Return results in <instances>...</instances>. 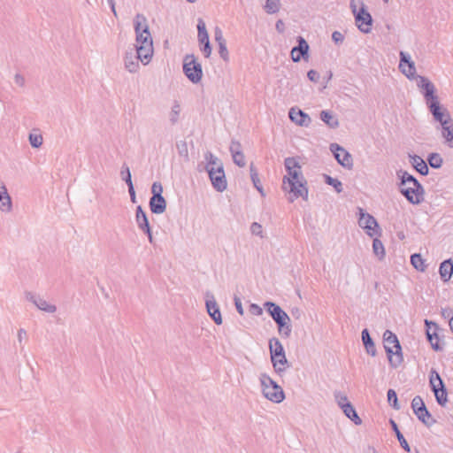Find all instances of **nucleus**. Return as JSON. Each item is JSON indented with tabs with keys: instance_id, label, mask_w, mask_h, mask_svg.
<instances>
[{
	"instance_id": "32",
	"label": "nucleus",
	"mask_w": 453,
	"mask_h": 453,
	"mask_svg": "<svg viewBox=\"0 0 453 453\" xmlns=\"http://www.w3.org/2000/svg\"><path fill=\"white\" fill-rule=\"evenodd\" d=\"M342 411H343V413L345 414L346 417H348L351 421L354 422L355 425L362 424V419L357 415L355 408L353 407V405L350 403H345L342 406Z\"/></svg>"
},
{
	"instance_id": "36",
	"label": "nucleus",
	"mask_w": 453,
	"mask_h": 453,
	"mask_svg": "<svg viewBox=\"0 0 453 453\" xmlns=\"http://www.w3.org/2000/svg\"><path fill=\"white\" fill-rule=\"evenodd\" d=\"M28 141L33 148L38 149L42 145L43 137L39 130H33L28 135Z\"/></svg>"
},
{
	"instance_id": "48",
	"label": "nucleus",
	"mask_w": 453,
	"mask_h": 453,
	"mask_svg": "<svg viewBox=\"0 0 453 453\" xmlns=\"http://www.w3.org/2000/svg\"><path fill=\"white\" fill-rule=\"evenodd\" d=\"M423 406H425V403L422 397L419 395H416L411 401V408L413 410V412L417 411Z\"/></svg>"
},
{
	"instance_id": "24",
	"label": "nucleus",
	"mask_w": 453,
	"mask_h": 453,
	"mask_svg": "<svg viewBox=\"0 0 453 453\" xmlns=\"http://www.w3.org/2000/svg\"><path fill=\"white\" fill-rule=\"evenodd\" d=\"M233 161L239 167H244L246 165L245 156L242 150V144L238 141L233 140L229 148Z\"/></svg>"
},
{
	"instance_id": "7",
	"label": "nucleus",
	"mask_w": 453,
	"mask_h": 453,
	"mask_svg": "<svg viewBox=\"0 0 453 453\" xmlns=\"http://www.w3.org/2000/svg\"><path fill=\"white\" fill-rule=\"evenodd\" d=\"M263 395L271 402L280 403L285 398V394L280 386L277 384L266 373H261L259 377Z\"/></svg>"
},
{
	"instance_id": "17",
	"label": "nucleus",
	"mask_w": 453,
	"mask_h": 453,
	"mask_svg": "<svg viewBox=\"0 0 453 453\" xmlns=\"http://www.w3.org/2000/svg\"><path fill=\"white\" fill-rule=\"evenodd\" d=\"M297 46L292 48L290 55L293 62H299L302 58L306 59L309 56V44L303 36H298Z\"/></svg>"
},
{
	"instance_id": "40",
	"label": "nucleus",
	"mask_w": 453,
	"mask_h": 453,
	"mask_svg": "<svg viewBox=\"0 0 453 453\" xmlns=\"http://www.w3.org/2000/svg\"><path fill=\"white\" fill-rule=\"evenodd\" d=\"M180 113V104L178 101H175L171 108L169 112V121L172 125H174L178 122Z\"/></svg>"
},
{
	"instance_id": "3",
	"label": "nucleus",
	"mask_w": 453,
	"mask_h": 453,
	"mask_svg": "<svg viewBox=\"0 0 453 453\" xmlns=\"http://www.w3.org/2000/svg\"><path fill=\"white\" fill-rule=\"evenodd\" d=\"M401 180L400 191L412 204H419L424 200L425 189L419 181L406 171H399L397 173Z\"/></svg>"
},
{
	"instance_id": "52",
	"label": "nucleus",
	"mask_w": 453,
	"mask_h": 453,
	"mask_svg": "<svg viewBox=\"0 0 453 453\" xmlns=\"http://www.w3.org/2000/svg\"><path fill=\"white\" fill-rule=\"evenodd\" d=\"M332 40L336 43V44H341L344 41V35L339 32V31H334L333 34H332Z\"/></svg>"
},
{
	"instance_id": "10",
	"label": "nucleus",
	"mask_w": 453,
	"mask_h": 453,
	"mask_svg": "<svg viewBox=\"0 0 453 453\" xmlns=\"http://www.w3.org/2000/svg\"><path fill=\"white\" fill-rule=\"evenodd\" d=\"M183 73L192 83L197 84L201 81L203 77L202 65L194 54H188L184 57Z\"/></svg>"
},
{
	"instance_id": "19",
	"label": "nucleus",
	"mask_w": 453,
	"mask_h": 453,
	"mask_svg": "<svg viewBox=\"0 0 453 453\" xmlns=\"http://www.w3.org/2000/svg\"><path fill=\"white\" fill-rule=\"evenodd\" d=\"M206 297H207V299L205 302V305H206V309H207L209 315L211 316V318L213 319V321L217 325H221L222 324V317H221V313L219 311V307L214 296L212 295H211L210 293H207Z\"/></svg>"
},
{
	"instance_id": "62",
	"label": "nucleus",
	"mask_w": 453,
	"mask_h": 453,
	"mask_svg": "<svg viewBox=\"0 0 453 453\" xmlns=\"http://www.w3.org/2000/svg\"><path fill=\"white\" fill-rule=\"evenodd\" d=\"M449 327L451 332L453 333V316L449 319Z\"/></svg>"
},
{
	"instance_id": "15",
	"label": "nucleus",
	"mask_w": 453,
	"mask_h": 453,
	"mask_svg": "<svg viewBox=\"0 0 453 453\" xmlns=\"http://www.w3.org/2000/svg\"><path fill=\"white\" fill-rule=\"evenodd\" d=\"M197 30H198V42L203 47L201 50L205 58H209L211 54V47L209 40V35L206 29V26L204 21L202 19H198L197 23Z\"/></svg>"
},
{
	"instance_id": "56",
	"label": "nucleus",
	"mask_w": 453,
	"mask_h": 453,
	"mask_svg": "<svg viewBox=\"0 0 453 453\" xmlns=\"http://www.w3.org/2000/svg\"><path fill=\"white\" fill-rule=\"evenodd\" d=\"M234 305H235L237 312L240 315H243L244 311H243V308H242V304L241 299L239 297H237V296H234Z\"/></svg>"
},
{
	"instance_id": "11",
	"label": "nucleus",
	"mask_w": 453,
	"mask_h": 453,
	"mask_svg": "<svg viewBox=\"0 0 453 453\" xmlns=\"http://www.w3.org/2000/svg\"><path fill=\"white\" fill-rule=\"evenodd\" d=\"M429 380L437 403L441 406H445L448 402L447 390L440 374L434 369L430 372Z\"/></svg>"
},
{
	"instance_id": "23",
	"label": "nucleus",
	"mask_w": 453,
	"mask_h": 453,
	"mask_svg": "<svg viewBox=\"0 0 453 453\" xmlns=\"http://www.w3.org/2000/svg\"><path fill=\"white\" fill-rule=\"evenodd\" d=\"M12 211V197L8 193L6 185L0 180V211L10 213Z\"/></svg>"
},
{
	"instance_id": "33",
	"label": "nucleus",
	"mask_w": 453,
	"mask_h": 453,
	"mask_svg": "<svg viewBox=\"0 0 453 453\" xmlns=\"http://www.w3.org/2000/svg\"><path fill=\"white\" fill-rule=\"evenodd\" d=\"M320 119L330 128H336L339 127L337 118L329 111H322L320 112Z\"/></svg>"
},
{
	"instance_id": "20",
	"label": "nucleus",
	"mask_w": 453,
	"mask_h": 453,
	"mask_svg": "<svg viewBox=\"0 0 453 453\" xmlns=\"http://www.w3.org/2000/svg\"><path fill=\"white\" fill-rule=\"evenodd\" d=\"M288 117L292 122L300 127H309L311 123V117L297 107L290 108Z\"/></svg>"
},
{
	"instance_id": "39",
	"label": "nucleus",
	"mask_w": 453,
	"mask_h": 453,
	"mask_svg": "<svg viewBox=\"0 0 453 453\" xmlns=\"http://www.w3.org/2000/svg\"><path fill=\"white\" fill-rule=\"evenodd\" d=\"M427 162L432 168L439 169L442 165L443 159L439 153L433 152L429 154Z\"/></svg>"
},
{
	"instance_id": "35",
	"label": "nucleus",
	"mask_w": 453,
	"mask_h": 453,
	"mask_svg": "<svg viewBox=\"0 0 453 453\" xmlns=\"http://www.w3.org/2000/svg\"><path fill=\"white\" fill-rule=\"evenodd\" d=\"M390 424H391L392 429L394 430L401 447L407 452H410L411 448H410L407 441L403 437V434L400 432V430L397 426V424L393 419H390Z\"/></svg>"
},
{
	"instance_id": "28",
	"label": "nucleus",
	"mask_w": 453,
	"mask_h": 453,
	"mask_svg": "<svg viewBox=\"0 0 453 453\" xmlns=\"http://www.w3.org/2000/svg\"><path fill=\"white\" fill-rule=\"evenodd\" d=\"M439 273L441 275V280L444 282H447L450 280L452 273H453V261L452 259H447L444 260L441 265L439 268Z\"/></svg>"
},
{
	"instance_id": "8",
	"label": "nucleus",
	"mask_w": 453,
	"mask_h": 453,
	"mask_svg": "<svg viewBox=\"0 0 453 453\" xmlns=\"http://www.w3.org/2000/svg\"><path fill=\"white\" fill-rule=\"evenodd\" d=\"M269 349L274 371L278 374H281L286 371V365L288 364L283 345L278 338L273 337L269 341Z\"/></svg>"
},
{
	"instance_id": "55",
	"label": "nucleus",
	"mask_w": 453,
	"mask_h": 453,
	"mask_svg": "<svg viewBox=\"0 0 453 453\" xmlns=\"http://www.w3.org/2000/svg\"><path fill=\"white\" fill-rule=\"evenodd\" d=\"M215 41L219 44L220 42H225L226 40L223 37V34L220 28L216 27L215 29Z\"/></svg>"
},
{
	"instance_id": "22",
	"label": "nucleus",
	"mask_w": 453,
	"mask_h": 453,
	"mask_svg": "<svg viewBox=\"0 0 453 453\" xmlns=\"http://www.w3.org/2000/svg\"><path fill=\"white\" fill-rule=\"evenodd\" d=\"M134 52L139 57L141 63L144 65H148L153 57L154 49L153 44L148 45H134Z\"/></svg>"
},
{
	"instance_id": "14",
	"label": "nucleus",
	"mask_w": 453,
	"mask_h": 453,
	"mask_svg": "<svg viewBox=\"0 0 453 453\" xmlns=\"http://www.w3.org/2000/svg\"><path fill=\"white\" fill-rule=\"evenodd\" d=\"M330 150L334 153L335 159L342 166L348 170L353 168L352 156L343 147L337 143H332L330 145Z\"/></svg>"
},
{
	"instance_id": "9",
	"label": "nucleus",
	"mask_w": 453,
	"mask_h": 453,
	"mask_svg": "<svg viewBox=\"0 0 453 453\" xmlns=\"http://www.w3.org/2000/svg\"><path fill=\"white\" fill-rule=\"evenodd\" d=\"M134 28L135 32V45H148L150 42V44H153L148 20L143 14L138 13L135 15Z\"/></svg>"
},
{
	"instance_id": "34",
	"label": "nucleus",
	"mask_w": 453,
	"mask_h": 453,
	"mask_svg": "<svg viewBox=\"0 0 453 453\" xmlns=\"http://www.w3.org/2000/svg\"><path fill=\"white\" fill-rule=\"evenodd\" d=\"M250 178H251L254 187L263 196H265L264 189H263L262 184L260 182L258 173H257L253 163H251L250 165Z\"/></svg>"
},
{
	"instance_id": "51",
	"label": "nucleus",
	"mask_w": 453,
	"mask_h": 453,
	"mask_svg": "<svg viewBox=\"0 0 453 453\" xmlns=\"http://www.w3.org/2000/svg\"><path fill=\"white\" fill-rule=\"evenodd\" d=\"M250 231L253 234L262 237L263 230H262V226L259 223H257V222L252 223L251 226H250Z\"/></svg>"
},
{
	"instance_id": "47",
	"label": "nucleus",
	"mask_w": 453,
	"mask_h": 453,
	"mask_svg": "<svg viewBox=\"0 0 453 453\" xmlns=\"http://www.w3.org/2000/svg\"><path fill=\"white\" fill-rule=\"evenodd\" d=\"M219 45V54L220 58L226 62L229 60V54L226 48V42H220Z\"/></svg>"
},
{
	"instance_id": "58",
	"label": "nucleus",
	"mask_w": 453,
	"mask_h": 453,
	"mask_svg": "<svg viewBox=\"0 0 453 453\" xmlns=\"http://www.w3.org/2000/svg\"><path fill=\"white\" fill-rule=\"evenodd\" d=\"M128 192L130 195L131 202L134 203H136V196H135L134 185H130V187H128Z\"/></svg>"
},
{
	"instance_id": "18",
	"label": "nucleus",
	"mask_w": 453,
	"mask_h": 453,
	"mask_svg": "<svg viewBox=\"0 0 453 453\" xmlns=\"http://www.w3.org/2000/svg\"><path fill=\"white\" fill-rule=\"evenodd\" d=\"M26 298L42 311L54 313L57 311V306L55 304L49 303L45 299L32 292L26 293Z\"/></svg>"
},
{
	"instance_id": "61",
	"label": "nucleus",
	"mask_w": 453,
	"mask_h": 453,
	"mask_svg": "<svg viewBox=\"0 0 453 453\" xmlns=\"http://www.w3.org/2000/svg\"><path fill=\"white\" fill-rule=\"evenodd\" d=\"M365 453H377L374 448H368Z\"/></svg>"
},
{
	"instance_id": "5",
	"label": "nucleus",
	"mask_w": 453,
	"mask_h": 453,
	"mask_svg": "<svg viewBox=\"0 0 453 453\" xmlns=\"http://www.w3.org/2000/svg\"><path fill=\"white\" fill-rule=\"evenodd\" d=\"M383 342L390 365L397 368L403 362L402 347L397 336L390 330H386L383 334Z\"/></svg>"
},
{
	"instance_id": "29",
	"label": "nucleus",
	"mask_w": 453,
	"mask_h": 453,
	"mask_svg": "<svg viewBox=\"0 0 453 453\" xmlns=\"http://www.w3.org/2000/svg\"><path fill=\"white\" fill-rule=\"evenodd\" d=\"M443 143L449 149H453V121L440 128Z\"/></svg>"
},
{
	"instance_id": "4",
	"label": "nucleus",
	"mask_w": 453,
	"mask_h": 453,
	"mask_svg": "<svg viewBox=\"0 0 453 453\" xmlns=\"http://www.w3.org/2000/svg\"><path fill=\"white\" fill-rule=\"evenodd\" d=\"M204 158L206 164L203 166V169L208 173L212 187L217 191L223 192L226 189L227 181L222 162L211 151L204 154Z\"/></svg>"
},
{
	"instance_id": "50",
	"label": "nucleus",
	"mask_w": 453,
	"mask_h": 453,
	"mask_svg": "<svg viewBox=\"0 0 453 453\" xmlns=\"http://www.w3.org/2000/svg\"><path fill=\"white\" fill-rule=\"evenodd\" d=\"M249 311L252 314V315H255V316H260L262 315L263 313V309L256 304V303H251L249 307Z\"/></svg>"
},
{
	"instance_id": "27",
	"label": "nucleus",
	"mask_w": 453,
	"mask_h": 453,
	"mask_svg": "<svg viewBox=\"0 0 453 453\" xmlns=\"http://www.w3.org/2000/svg\"><path fill=\"white\" fill-rule=\"evenodd\" d=\"M410 163L421 175H427L429 169L426 161L418 155H409Z\"/></svg>"
},
{
	"instance_id": "57",
	"label": "nucleus",
	"mask_w": 453,
	"mask_h": 453,
	"mask_svg": "<svg viewBox=\"0 0 453 453\" xmlns=\"http://www.w3.org/2000/svg\"><path fill=\"white\" fill-rule=\"evenodd\" d=\"M275 28L280 34H283L285 32V24L282 19L276 21Z\"/></svg>"
},
{
	"instance_id": "25",
	"label": "nucleus",
	"mask_w": 453,
	"mask_h": 453,
	"mask_svg": "<svg viewBox=\"0 0 453 453\" xmlns=\"http://www.w3.org/2000/svg\"><path fill=\"white\" fill-rule=\"evenodd\" d=\"M139 62V57L136 56L133 50L126 52L124 56V66L127 72L131 73H137L140 69Z\"/></svg>"
},
{
	"instance_id": "41",
	"label": "nucleus",
	"mask_w": 453,
	"mask_h": 453,
	"mask_svg": "<svg viewBox=\"0 0 453 453\" xmlns=\"http://www.w3.org/2000/svg\"><path fill=\"white\" fill-rule=\"evenodd\" d=\"M372 251H373L374 255L376 257H378V258L380 260L384 258V257H385V249H384V245H383V243L381 242L380 240H379L377 238L373 239V242H372Z\"/></svg>"
},
{
	"instance_id": "60",
	"label": "nucleus",
	"mask_w": 453,
	"mask_h": 453,
	"mask_svg": "<svg viewBox=\"0 0 453 453\" xmlns=\"http://www.w3.org/2000/svg\"><path fill=\"white\" fill-rule=\"evenodd\" d=\"M110 5H111V11L113 12V14L115 16H117V12H116V9H115V3H114V0H108Z\"/></svg>"
},
{
	"instance_id": "53",
	"label": "nucleus",
	"mask_w": 453,
	"mask_h": 453,
	"mask_svg": "<svg viewBox=\"0 0 453 453\" xmlns=\"http://www.w3.org/2000/svg\"><path fill=\"white\" fill-rule=\"evenodd\" d=\"M14 82L19 88H23V87H25V84H26L25 77L20 73H16L14 75Z\"/></svg>"
},
{
	"instance_id": "13",
	"label": "nucleus",
	"mask_w": 453,
	"mask_h": 453,
	"mask_svg": "<svg viewBox=\"0 0 453 453\" xmlns=\"http://www.w3.org/2000/svg\"><path fill=\"white\" fill-rule=\"evenodd\" d=\"M350 7L353 12L356 14V22L357 23V27L359 30L363 33H369L372 29V16L371 14L365 11L364 5L361 7L360 11L356 13V4L355 0L350 1Z\"/></svg>"
},
{
	"instance_id": "38",
	"label": "nucleus",
	"mask_w": 453,
	"mask_h": 453,
	"mask_svg": "<svg viewBox=\"0 0 453 453\" xmlns=\"http://www.w3.org/2000/svg\"><path fill=\"white\" fill-rule=\"evenodd\" d=\"M411 263L415 269L420 272H425L426 265L420 254L415 253L411 256Z\"/></svg>"
},
{
	"instance_id": "46",
	"label": "nucleus",
	"mask_w": 453,
	"mask_h": 453,
	"mask_svg": "<svg viewBox=\"0 0 453 453\" xmlns=\"http://www.w3.org/2000/svg\"><path fill=\"white\" fill-rule=\"evenodd\" d=\"M17 340L20 349H24L23 342L27 340V333L24 328H19L17 332Z\"/></svg>"
},
{
	"instance_id": "12",
	"label": "nucleus",
	"mask_w": 453,
	"mask_h": 453,
	"mask_svg": "<svg viewBox=\"0 0 453 453\" xmlns=\"http://www.w3.org/2000/svg\"><path fill=\"white\" fill-rule=\"evenodd\" d=\"M359 210V219L358 225L360 227L365 230V233L373 237L374 235L379 234L380 228L379 225L374 219L373 216L365 212L362 208H358Z\"/></svg>"
},
{
	"instance_id": "31",
	"label": "nucleus",
	"mask_w": 453,
	"mask_h": 453,
	"mask_svg": "<svg viewBox=\"0 0 453 453\" xmlns=\"http://www.w3.org/2000/svg\"><path fill=\"white\" fill-rule=\"evenodd\" d=\"M361 334L362 341L367 353L370 354L372 357H374L376 355V348L372 339L370 336L368 329H364Z\"/></svg>"
},
{
	"instance_id": "1",
	"label": "nucleus",
	"mask_w": 453,
	"mask_h": 453,
	"mask_svg": "<svg viewBox=\"0 0 453 453\" xmlns=\"http://www.w3.org/2000/svg\"><path fill=\"white\" fill-rule=\"evenodd\" d=\"M400 64L399 69L410 80L416 79L417 86L421 90L426 104L431 112L434 121L440 124L442 127L450 124L453 119L450 116L447 108L440 104L439 97L436 95V88L426 77L416 75V66L414 62L411 59L408 53L400 51Z\"/></svg>"
},
{
	"instance_id": "59",
	"label": "nucleus",
	"mask_w": 453,
	"mask_h": 453,
	"mask_svg": "<svg viewBox=\"0 0 453 453\" xmlns=\"http://www.w3.org/2000/svg\"><path fill=\"white\" fill-rule=\"evenodd\" d=\"M452 313V310L449 308H445L441 310V314L445 318H449Z\"/></svg>"
},
{
	"instance_id": "54",
	"label": "nucleus",
	"mask_w": 453,
	"mask_h": 453,
	"mask_svg": "<svg viewBox=\"0 0 453 453\" xmlns=\"http://www.w3.org/2000/svg\"><path fill=\"white\" fill-rule=\"evenodd\" d=\"M307 77L311 81L318 82L320 76L317 71L311 69L307 73Z\"/></svg>"
},
{
	"instance_id": "43",
	"label": "nucleus",
	"mask_w": 453,
	"mask_h": 453,
	"mask_svg": "<svg viewBox=\"0 0 453 453\" xmlns=\"http://www.w3.org/2000/svg\"><path fill=\"white\" fill-rule=\"evenodd\" d=\"M325 182L327 185L333 186L337 193H341L343 190L342 183L339 180L329 175H325Z\"/></svg>"
},
{
	"instance_id": "64",
	"label": "nucleus",
	"mask_w": 453,
	"mask_h": 453,
	"mask_svg": "<svg viewBox=\"0 0 453 453\" xmlns=\"http://www.w3.org/2000/svg\"><path fill=\"white\" fill-rule=\"evenodd\" d=\"M202 170H203V169H202V165H198V171H200V172H201Z\"/></svg>"
},
{
	"instance_id": "37",
	"label": "nucleus",
	"mask_w": 453,
	"mask_h": 453,
	"mask_svg": "<svg viewBox=\"0 0 453 453\" xmlns=\"http://www.w3.org/2000/svg\"><path fill=\"white\" fill-rule=\"evenodd\" d=\"M280 0H266L264 10L267 14H274L280 11Z\"/></svg>"
},
{
	"instance_id": "63",
	"label": "nucleus",
	"mask_w": 453,
	"mask_h": 453,
	"mask_svg": "<svg viewBox=\"0 0 453 453\" xmlns=\"http://www.w3.org/2000/svg\"><path fill=\"white\" fill-rule=\"evenodd\" d=\"M186 1L190 3V4H193V3H196L197 0H186Z\"/></svg>"
},
{
	"instance_id": "44",
	"label": "nucleus",
	"mask_w": 453,
	"mask_h": 453,
	"mask_svg": "<svg viewBox=\"0 0 453 453\" xmlns=\"http://www.w3.org/2000/svg\"><path fill=\"white\" fill-rule=\"evenodd\" d=\"M388 402L395 410H399L397 395L394 389H388Z\"/></svg>"
},
{
	"instance_id": "49",
	"label": "nucleus",
	"mask_w": 453,
	"mask_h": 453,
	"mask_svg": "<svg viewBox=\"0 0 453 453\" xmlns=\"http://www.w3.org/2000/svg\"><path fill=\"white\" fill-rule=\"evenodd\" d=\"M152 196H156L157 195L162 196L163 193V186L160 182H154L151 187Z\"/></svg>"
},
{
	"instance_id": "6",
	"label": "nucleus",
	"mask_w": 453,
	"mask_h": 453,
	"mask_svg": "<svg viewBox=\"0 0 453 453\" xmlns=\"http://www.w3.org/2000/svg\"><path fill=\"white\" fill-rule=\"evenodd\" d=\"M264 307L277 324L279 332L288 337L291 334V326L289 324L290 319L287 312L278 304L270 301L265 302Z\"/></svg>"
},
{
	"instance_id": "45",
	"label": "nucleus",
	"mask_w": 453,
	"mask_h": 453,
	"mask_svg": "<svg viewBox=\"0 0 453 453\" xmlns=\"http://www.w3.org/2000/svg\"><path fill=\"white\" fill-rule=\"evenodd\" d=\"M334 399L341 409L345 403H349L348 397L345 394L341 391H335L334 393Z\"/></svg>"
},
{
	"instance_id": "21",
	"label": "nucleus",
	"mask_w": 453,
	"mask_h": 453,
	"mask_svg": "<svg viewBox=\"0 0 453 453\" xmlns=\"http://www.w3.org/2000/svg\"><path fill=\"white\" fill-rule=\"evenodd\" d=\"M426 326V338L431 344V347L435 351H440L442 349V347L440 345V338L436 333L437 325L436 323L430 322L428 320L425 321Z\"/></svg>"
},
{
	"instance_id": "26",
	"label": "nucleus",
	"mask_w": 453,
	"mask_h": 453,
	"mask_svg": "<svg viewBox=\"0 0 453 453\" xmlns=\"http://www.w3.org/2000/svg\"><path fill=\"white\" fill-rule=\"evenodd\" d=\"M150 209L154 214H162L166 209V201L163 196H151L150 200Z\"/></svg>"
},
{
	"instance_id": "16",
	"label": "nucleus",
	"mask_w": 453,
	"mask_h": 453,
	"mask_svg": "<svg viewBox=\"0 0 453 453\" xmlns=\"http://www.w3.org/2000/svg\"><path fill=\"white\" fill-rule=\"evenodd\" d=\"M135 220L139 229L147 234L149 242L151 244L154 243V238L152 235L151 227L150 226L148 217L141 205L137 206L136 208Z\"/></svg>"
},
{
	"instance_id": "2",
	"label": "nucleus",
	"mask_w": 453,
	"mask_h": 453,
	"mask_svg": "<svg viewBox=\"0 0 453 453\" xmlns=\"http://www.w3.org/2000/svg\"><path fill=\"white\" fill-rule=\"evenodd\" d=\"M284 165L288 175L283 177L282 188L292 195L289 198L290 202L298 197L306 200L308 198V189L305 187V180L298 161L295 157H287Z\"/></svg>"
},
{
	"instance_id": "42",
	"label": "nucleus",
	"mask_w": 453,
	"mask_h": 453,
	"mask_svg": "<svg viewBox=\"0 0 453 453\" xmlns=\"http://www.w3.org/2000/svg\"><path fill=\"white\" fill-rule=\"evenodd\" d=\"M120 177L127 183V187L134 185L130 169L127 164H123L120 169Z\"/></svg>"
},
{
	"instance_id": "30",
	"label": "nucleus",
	"mask_w": 453,
	"mask_h": 453,
	"mask_svg": "<svg viewBox=\"0 0 453 453\" xmlns=\"http://www.w3.org/2000/svg\"><path fill=\"white\" fill-rule=\"evenodd\" d=\"M417 418L426 426H433L436 421L432 417L431 413L426 409V405L418 410L414 412Z\"/></svg>"
}]
</instances>
